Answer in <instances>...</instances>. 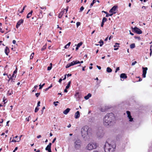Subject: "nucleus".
Wrapping results in <instances>:
<instances>
[{
    "mask_svg": "<svg viewBox=\"0 0 152 152\" xmlns=\"http://www.w3.org/2000/svg\"><path fill=\"white\" fill-rule=\"evenodd\" d=\"M115 118L113 113H108L103 118V124L106 126H110L115 123Z\"/></svg>",
    "mask_w": 152,
    "mask_h": 152,
    "instance_id": "f257e3e1",
    "label": "nucleus"
},
{
    "mask_svg": "<svg viewBox=\"0 0 152 152\" xmlns=\"http://www.w3.org/2000/svg\"><path fill=\"white\" fill-rule=\"evenodd\" d=\"M81 134L84 139L88 140L89 138V135L92 134V129L87 126H84L81 129Z\"/></svg>",
    "mask_w": 152,
    "mask_h": 152,
    "instance_id": "f03ea898",
    "label": "nucleus"
},
{
    "mask_svg": "<svg viewBox=\"0 0 152 152\" xmlns=\"http://www.w3.org/2000/svg\"><path fill=\"white\" fill-rule=\"evenodd\" d=\"M116 148L115 144H110L106 142L104 146L105 152H114Z\"/></svg>",
    "mask_w": 152,
    "mask_h": 152,
    "instance_id": "7ed1b4c3",
    "label": "nucleus"
},
{
    "mask_svg": "<svg viewBox=\"0 0 152 152\" xmlns=\"http://www.w3.org/2000/svg\"><path fill=\"white\" fill-rule=\"evenodd\" d=\"M82 144V142L81 140L77 139L74 142V147L76 150H78L80 148Z\"/></svg>",
    "mask_w": 152,
    "mask_h": 152,
    "instance_id": "20e7f679",
    "label": "nucleus"
},
{
    "mask_svg": "<svg viewBox=\"0 0 152 152\" xmlns=\"http://www.w3.org/2000/svg\"><path fill=\"white\" fill-rule=\"evenodd\" d=\"M97 147L96 144L95 142H90L86 146V149L91 150L93 149H95Z\"/></svg>",
    "mask_w": 152,
    "mask_h": 152,
    "instance_id": "39448f33",
    "label": "nucleus"
},
{
    "mask_svg": "<svg viewBox=\"0 0 152 152\" xmlns=\"http://www.w3.org/2000/svg\"><path fill=\"white\" fill-rule=\"evenodd\" d=\"M132 29L137 34H141L142 33V31L136 26H135L134 28L132 27Z\"/></svg>",
    "mask_w": 152,
    "mask_h": 152,
    "instance_id": "423d86ee",
    "label": "nucleus"
},
{
    "mask_svg": "<svg viewBox=\"0 0 152 152\" xmlns=\"http://www.w3.org/2000/svg\"><path fill=\"white\" fill-rule=\"evenodd\" d=\"M126 113L127 115V117L129 119V121L132 122L133 120V118L132 117L131 115L130 112L129 111H126Z\"/></svg>",
    "mask_w": 152,
    "mask_h": 152,
    "instance_id": "0eeeda50",
    "label": "nucleus"
},
{
    "mask_svg": "<svg viewBox=\"0 0 152 152\" xmlns=\"http://www.w3.org/2000/svg\"><path fill=\"white\" fill-rule=\"evenodd\" d=\"M75 96L77 101H79L81 98V96L79 92H77L75 95Z\"/></svg>",
    "mask_w": 152,
    "mask_h": 152,
    "instance_id": "6e6552de",
    "label": "nucleus"
},
{
    "mask_svg": "<svg viewBox=\"0 0 152 152\" xmlns=\"http://www.w3.org/2000/svg\"><path fill=\"white\" fill-rule=\"evenodd\" d=\"M142 69L143 70L142 76L143 78H145L146 77V75L147 73V71L148 70V68L146 67H142Z\"/></svg>",
    "mask_w": 152,
    "mask_h": 152,
    "instance_id": "1a4fd4ad",
    "label": "nucleus"
},
{
    "mask_svg": "<svg viewBox=\"0 0 152 152\" xmlns=\"http://www.w3.org/2000/svg\"><path fill=\"white\" fill-rule=\"evenodd\" d=\"M118 8V7L117 6H113L112 8L110 9L109 11V12L111 13H115V12L116 10Z\"/></svg>",
    "mask_w": 152,
    "mask_h": 152,
    "instance_id": "9d476101",
    "label": "nucleus"
},
{
    "mask_svg": "<svg viewBox=\"0 0 152 152\" xmlns=\"http://www.w3.org/2000/svg\"><path fill=\"white\" fill-rule=\"evenodd\" d=\"M97 135L99 137H102L103 135V130L102 129H99V132H97Z\"/></svg>",
    "mask_w": 152,
    "mask_h": 152,
    "instance_id": "9b49d317",
    "label": "nucleus"
},
{
    "mask_svg": "<svg viewBox=\"0 0 152 152\" xmlns=\"http://www.w3.org/2000/svg\"><path fill=\"white\" fill-rule=\"evenodd\" d=\"M23 19H21L19 20L17 23L16 25V28H18L21 24L23 23Z\"/></svg>",
    "mask_w": 152,
    "mask_h": 152,
    "instance_id": "f8f14e48",
    "label": "nucleus"
},
{
    "mask_svg": "<svg viewBox=\"0 0 152 152\" xmlns=\"http://www.w3.org/2000/svg\"><path fill=\"white\" fill-rule=\"evenodd\" d=\"M75 118L76 119L78 118L80 116V112L79 111H77L75 115Z\"/></svg>",
    "mask_w": 152,
    "mask_h": 152,
    "instance_id": "ddd939ff",
    "label": "nucleus"
},
{
    "mask_svg": "<svg viewBox=\"0 0 152 152\" xmlns=\"http://www.w3.org/2000/svg\"><path fill=\"white\" fill-rule=\"evenodd\" d=\"M120 77L121 78L124 79H126L127 78L126 74L125 73H122L120 75Z\"/></svg>",
    "mask_w": 152,
    "mask_h": 152,
    "instance_id": "4468645a",
    "label": "nucleus"
},
{
    "mask_svg": "<svg viewBox=\"0 0 152 152\" xmlns=\"http://www.w3.org/2000/svg\"><path fill=\"white\" fill-rule=\"evenodd\" d=\"M4 52L7 55H8V54L10 52V49L7 47H6L4 50Z\"/></svg>",
    "mask_w": 152,
    "mask_h": 152,
    "instance_id": "2eb2a0df",
    "label": "nucleus"
},
{
    "mask_svg": "<svg viewBox=\"0 0 152 152\" xmlns=\"http://www.w3.org/2000/svg\"><path fill=\"white\" fill-rule=\"evenodd\" d=\"M51 145L52 143H50L46 148L45 150L46 151H48L51 150Z\"/></svg>",
    "mask_w": 152,
    "mask_h": 152,
    "instance_id": "dca6fc26",
    "label": "nucleus"
},
{
    "mask_svg": "<svg viewBox=\"0 0 152 152\" xmlns=\"http://www.w3.org/2000/svg\"><path fill=\"white\" fill-rule=\"evenodd\" d=\"M70 110V109L69 108H67L65 110H64L63 113L65 115H67L68 113L69 112Z\"/></svg>",
    "mask_w": 152,
    "mask_h": 152,
    "instance_id": "f3484780",
    "label": "nucleus"
},
{
    "mask_svg": "<svg viewBox=\"0 0 152 152\" xmlns=\"http://www.w3.org/2000/svg\"><path fill=\"white\" fill-rule=\"evenodd\" d=\"M119 45V44L118 43H115V45H114V47H115V48L114 49V50H117L118 49V47H119V46L118 45Z\"/></svg>",
    "mask_w": 152,
    "mask_h": 152,
    "instance_id": "a211bd4d",
    "label": "nucleus"
},
{
    "mask_svg": "<svg viewBox=\"0 0 152 152\" xmlns=\"http://www.w3.org/2000/svg\"><path fill=\"white\" fill-rule=\"evenodd\" d=\"M82 44L83 42H81L80 43H78L77 45V47L76 48V50H78L79 48L82 45Z\"/></svg>",
    "mask_w": 152,
    "mask_h": 152,
    "instance_id": "6ab92c4d",
    "label": "nucleus"
},
{
    "mask_svg": "<svg viewBox=\"0 0 152 152\" xmlns=\"http://www.w3.org/2000/svg\"><path fill=\"white\" fill-rule=\"evenodd\" d=\"M91 96V94L90 93L88 94L87 95L85 96L84 98L86 100H87Z\"/></svg>",
    "mask_w": 152,
    "mask_h": 152,
    "instance_id": "aec40b11",
    "label": "nucleus"
},
{
    "mask_svg": "<svg viewBox=\"0 0 152 152\" xmlns=\"http://www.w3.org/2000/svg\"><path fill=\"white\" fill-rule=\"evenodd\" d=\"M33 12L32 10H31L30 12L28 13L27 15L26 18H29L31 16L32 13Z\"/></svg>",
    "mask_w": 152,
    "mask_h": 152,
    "instance_id": "412c9836",
    "label": "nucleus"
},
{
    "mask_svg": "<svg viewBox=\"0 0 152 152\" xmlns=\"http://www.w3.org/2000/svg\"><path fill=\"white\" fill-rule=\"evenodd\" d=\"M15 78H13L12 77H10L9 79V81H10V82H12V84H14V83L15 82Z\"/></svg>",
    "mask_w": 152,
    "mask_h": 152,
    "instance_id": "4be33fe9",
    "label": "nucleus"
},
{
    "mask_svg": "<svg viewBox=\"0 0 152 152\" xmlns=\"http://www.w3.org/2000/svg\"><path fill=\"white\" fill-rule=\"evenodd\" d=\"M64 12L62 11L58 15V18H61V17H62V15H63V14L64 13Z\"/></svg>",
    "mask_w": 152,
    "mask_h": 152,
    "instance_id": "5701e85b",
    "label": "nucleus"
},
{
    "mask_svg": "<svg viewBox=\"0 0 152 152\" xmlns=\"http://www.w3.org/2000/svg\"><path fill=\"white\" fill-rule=\"evenodd\" d=\"M106 71L107 72L110 73L112 72V69L108 67L107 68Z\"/></svg>",
    "mask_w": 152,
    "mask_h": 152,
    "instance_id": "b1692460",
    "label": "nucleus"
},
{
    "mask_svg": "<svg viewBox=\"0 0 152 152\" xmlns=\"http://www.w3.org/2000/svg\"><path fill=\"white\" fill-rule=\"evenodd\" d=\"M39 16L42 18L43 17V12L41 10L39 9Z\"/></svg>",
    "mask_w": 152,
    "mask_h": 152,
    "instance_id": "393cba45",
    "label": "nucleus"
},
{
    "mask_svg": "<svg viewBox=\"0 0 152 152\" xmlns=\"http://www.w3.org/2000/svg\"><path fill=\"white\" fill-rule=\"evenodd\" d=\"M73 63L74 65L80 63V61L77 60H76L75 61H73Z\"/></svg>",
    "mask_w": 152,
    "mask_h": 152,
    "instance_id": "a878e982",
    "label": "nucleus"
},
{
    "mask_svg": "<svg viewBox=\"0 0 152 152\" xmlns=\"http://www.w3.org/2000/svg\"><path fill=\"white\" fill-rule=\"evenodd\" d=\"M7 94L10 96L12 95V94H13L12 90H10L9 91H8L7 92Z\"/></svg>",
    "mask_w": 152,
    "mask_h": 152,
    "instance_id": "bb28decb",
    "label": "nucleus"
},
{
    "mask_svg": "<svg viewBox=\"0 0 152 152\" xmlns=\"http://www.w3.org/2000/svg\"><path fill=\"white\" fill-rule=\"evenodd\" d=\"M135 46L134 43H132L130 45V48L131 49L134 48L135 47Z\"/></svg>",
    "mask_w": 152,
    "mask_h": 152,
    "instance_id": "cd10ccee",
    "label": "nucleus"
},
{
    "mask_svg": "<svg viewBox=\"0 0 152 152\" xmlns=\"http://www.w3.org/2000/svg\"><path fill=\"white\" fill-rule=\"evenodd\" d=\"M114 14H115V13H111V14H109L107 13L106 15V17H108L109 16H111L113 15Z\"/></svg>",
    "mask_w": 152,
    "mask_h": 152,
    "instance_id": "c85d7f7f",
    "label": "nucleus"
},
{
    "mask_svg": "<svg viewBox=\"0 0 152 152\" xmlns=\"http://www.w3.org/2000/svg\"><path fill=\"white\" fill-rule=\"evenodd\" d=\"M71 83V82L70 81H69V82H68L67 85L66 86V88L68 89L69 88V87L70 86Z\"/></svg>",
    "mask_w": 152,
    "mask_h": 152,
    "instance_id": "c756f323",
    "label": "nucleus"
},
{
    "mask_svg": "<svg viewBox=\"0 0 152 152\" xmlns=\"http://www.w3.org/2000/svg\"><path fill=\"white\" fill-rule=\"evenodd\" d=\"M20 141V139H17L16 140H14V139L11 141L12 142H19Z\"/></svg>",
    "mask_w": 152,
    "mask_h": 152,
    "instance_id": "7c9ffc66",
    "label": "nucleus"
},
{
    "mask_svg": "<svg viewBox=\"0 0 152 152\" xmlns=\"http://www.w3.org/2000/svg\"><path fill=\"white\" fill-rule=\"evenodd\" d=\"M46 46H47V44H45L43 47L41 49V50L42 51H43L45 49H46Z\"/></svg>",
    "mask_w": 152,
    "mask_h": 152,
    "instance_id": "2f4dec72",
    "label": "nucleus"
},
{
    "mask_svg": "<svg viewBox=\"0 0 152 152\" xmlns=\"http://www.w3.org/2000/svg\"><path fill=\"white\" fill-rule=\"evenodd\" d=\"M107 20V18L105 17H104L102 19V22L104 23L105 22H106Z\"/></svg>",
    "mask_w": 152,
    "mask_h": 152,
    "instance_id": "473e14b6",
    "label": "nucleus"
},
{
    "mask_svg": "<svg viewBox=\"0 0 152 152\" xmlns=\"http://www.w3.org/2000/svg\"><path fill=\"white\" fill-rule=\"evenodd\" d=\"M52 87V84H51V85L49 86L48 88H46L45 89V91H48V89Z\"/></svg>",
    "mask_w": 152,
    "mask_h": 152,
    "instance_id": "72a5a7b5",
    "label": "nucleus"
},
{
    "mask_svg": "<svg viewBox=\"0 0 152 152\" xmlns=\"http://www.w3.org/2000/svg\"><path fill=\"white\" fill-rule=\"evenodd\" d=\"M45 83H44L43 84H42V85H41V84H40L39 86V89H41L44 86H45Z\"/></svg>",
    "mask_w": 152,
    "mask_h": 152,
    "instance_id": "f704fd0d",
    "label": "nucleus"
},
{
    "mask_svg": "<svg viewBox=\"0 0 152 152\" xmlns=\"http://www.w3.org/2000/svg\"><path fill=\"white\" fill-rule=\"evenodd\" d=\"M34 55V53H31V55H30V59H32L33 58Z\"/></svg>",
    "mask_w": 152,
    "mask_h": 152,
    "instance_id": "c9c22d12",
    "label": "nucleus"
},
{
    "mask_svg": "<svg viewBox=\"0 0 152 152\" xmlns=\"http://www.w3.org/2000/svg\"><path fill=\"white\" fill-rule=\"evenodd\" d=\"M99 43H100V46H102L103 44V42L101 40L99 42Z\"/></svg>",
    "mask_w": 152,
    "mask_h": 152,
    "instance_id": "e433bc0d",
    "label": "nucleus"
},
{
    "mask_svg": "<svg viewBox=\"0 0 152 152\" xmlns=\"http://www.w3.org/2000/svg\"><path fill=\"white\" fill-rule=\"evenodd\" d=\"M31 119V117L30 116H29L27 118H26V120L27 121H29Z\"/></svg>",
    "mask_w": 152,
    "mask_h": 152,
    "instance_id": "4c0bfd02",
    "label": "nucleus"
},
{
    "mask_svg": "<svg viewBox=\"0 0 152 152\" xmlns=\"http://www.w3.org/2000/svg\"><path fill=\"white\" fill-rule=\"evenodd\" d=\"M39 110V108H38V107H37L35 109V110H34L35 112L37 113L38 111Z\"/></svg>",
    "mask_w": 152,
    "mask_h": 152,
    "instance_id": "58836bf2",
    "label": "nucleus"
},
{
    "mask_svg": "<svg viewBox=\"0 0 152 152\" xmlns=\"http://www.w3.org/2000/svg\"><path fill=\"white\" fill-rule=\"evenodd\" d=\"M84 7L83 6L81 7L80 8V10L79 11V12H82L84 10Z\"/></svg>",
    "mask_w": 152,
    "mask_h": 152,
    "instance_id": "ea45409f",
    "label": "nucleus"
},
{
    "mask_svg": "<svg viewBox=\"0 0 152 152\" xmlns=\"http://www.w3.org/2000/svg\"><path fill=\"white\" fill-rule=\"evenodd\" d=\"M40 8L41 9L44 10L45 11L46 9V6H43L42 7H40Z\"/></svg>",
    "mask_w": 152,
    "mask_h": 152,
    "instance_id": "a19ab883",
    "label": "nucleus"
},
{
    "mask_svg": "<svg viewBox=\"0 0 152 152\" xmlns=\"http://www.w3.org/2000/svg\"><path fill=\"white\" fill-rule=\"evenodd\" d=\"M71 66L69 63L66 66V68H67Z\"/></svg>",
    "mask_w": 152,
    "mask_h": 152,
    "instance_id": "79ce46f5",
    "label": "nucleus"
},
{
    "mask_svg": "<svg viewBox=\"0 0 152 152\" xmlns=\"http://www.w3.org/2000/svg\"><path fill=\"white\" fill-rule=\"evenodd\" d=\"M94 3L95 2H94V0H93L90 6V7H91Z\"/></svg>",
    "mask_w": 152,
    "mask_h": 152,
    "instance_id": "37998d69",
    "label": "nucleus"
},
{
    "mask_svg": "<svg viewBox=\"0 0 152 152\" xmlns=\"http://www.w3.org/2000/svg\"><path fill=\"white\" fill-rule=\"evenodd\" d=\"M134 38L136 39H138V40H140V39H141V38L140 37H137V36H135L134 37Z\"/></svg>",
    "mask_w": 152,
    "mask_h": 152,
    "instance_id": "c03bdc74",
    "label": "nucleus"
},
{
    "mask_svg": "<svg viewBox=\"0 0 152 152\" xmlns=\"http://www.w3.org/2000/svg\"><path fill=\"white\" fill-rule=\"evenodd\" d=\"M52 68V66H49L48 67L47 70L48 71L50 70Z\"/></svg>",
    "mask_w": 152,
    "mask_h": 152,
    "instance_id": "a18cd8bd",
    "label": "nucleus"
},
{
    "mask_svg": "<svg viewBox=\"0 0 152 152\" xmlns=\"http://www.w3.org/2000/svg\"><path fill=\"white\" fill-rule=\"evenodd\" d=\"M80 25V22H77L76 23V26L77 27H78Z\"/></svg>",
    "mask_w": 152,
    "mask_h": 152,
    "instance_id": "49530a36",
    "label": "nucleus"
},
{
    "mask_svg": "<svg viewBox=\"0 0 152 152\" xmlns=\"http://www.w3.org/2000/svg\"><path fill=\"white\" fill-rule=\"evenodd\" d=\"M16 77V75H15V74H13L12 75V76H11L10 77H12L13 78H15Z\"/></svg>",
    "mask_w": 152,
    "mask_h": 152,
    "instance_id": "de8ad7c7",
    "label": "nucleus"
},
{
    "mask_svg": "<svg viewBox=\"0 0 152 152\" xmlns=\"http://www.w3.org/2000/svg\"><path fill=\"white\" fill-rule=\"evenodd\" d=\"M120 69L119 67H117L116 69V70L115 71V72L116 73Z\"/></svg>",
    "mask_w": 152,
    "mask_h": 152,
    "instance_id": "09e8293b",
    "label": "nucleus"
},
{
    "mask_svg": "<svg viewBox=\"0 0 152 152\" xmlns=\"http://www.w3.org/2000/svg\"><path fill=\"white\" fill-rule=\"evenodd\" d=\"M40 93H37L35 94V96H36L37 97H38L40 95Z\"/></svg>",
    "mask_w": 152,
    "mask_h": 152,
    "instance_id": "8fccbe9b",
    "label": "nucleus"
},
{
    "mask_svg": "<svg viewBox=\"0 0 152 152\" xmlns=\"http://www.w3.org/2000/svg\"><path fill=\"white\" fill-rule=\"evenodd\" d=\"M137 63V62L136 61H134V62H133L132 63V66L134 65L135 64Z\"/></svg>",
    "mask_w": 152,
    "mask_h": 152,
    "instance_id": "3c124183",
    "label": "nucleus"
},
{
    "mask_svg": "<svg viewBox=\"0 0 152 152\" xmlns=\"http://www.w3.org/2000/svg\"><path fill=\"white\" fill-rule=\"evenodd\" d=\"M40 101H38L37 103V107H38L40 106Z\"/></svg>",
    "mask_w": 152,
    "mask_h": 152,
    "instance_id": "603ef678",
    "label": "nucleus"
},
{
    "mask_svg": "<svg viewBox=\"0 0 152 152\" xmlns=\"http://www.w3.org/2000/svg\"><path fill=\"white\" fill-rule=\"evenodd\" d=\"M17 68H16L15 70L13 72V74H16L17 72Z\"/></svg>",
    "mask_w": 152,
    "mask_h": 152,
    "instance_id": "864d4df0",
    "label": "nucleus"
},
{
    "mask_svg": "<svg viewBox=\"0 0 152 152\" xmlns=\"http://www.w3.org/2000/svg\"><path fill=\"white\" fill-rule=\"evenodd\" d=\"M69 46H68L67 44L65 45L64 47V48L65 49H67L69 48Z\"/></svg>",
    "mask_w": 152,
    "mask_h": 152,
    "instance_id": "5fc2aeb1",
    "label": "nucleus"
},
{
    "mask_svg": "<svg viewBox=\"0 0 152 152\" xmlns=\"http://www.w3.org/2000/svg\"><path fill=\"white\" fill-rule=\"evenodd\" d=\"M63 80V79H62V78H60L58 82L59 83H61Z\"/></svg>",
    "mask_w": 152,
    "mask_h": 152,
    "instance_id": "6e6d98bb",
    "label": "nucleus"
},
{
    "mask_svg": "<svg viewBox=\"0 0 152 152\" xmlns=\"http://www.w3.org/2000/svg\"><path fill=\"white\" fill-rule=\"evenodd\" d=\"M98 68V69L99 70H100L101 69V67L100 66H98V65L96 66Z\"/></svg>",
    "mask_w": 152,
    "mask_h": 152,
    "instance_id": "4d7b16f0",
    "label": "nucleus"
},
{
    "mask_svg": "<svg viewBox=\"0 0 152 152\" xmlns=\"http://www.w3.org/2000/svg\"><path fill=\"white\" fill-rule=\"evenodd\" d=\"M101 80H99L98 81H97V85H98V84H100V83H101Z\"/></svg>",
    "mask_w": 152,
    "mask_h": 152,
    "instance_id": "13d9d810",
    "label": "nucleus"
},
{
    "mask_svg": "<svg viewBox=\"0 0 152 152\" xmlns=\"http://www.w3.org/2000/svg\"><path fill=\"white\" fill-rule=\"evenodd\" d=\"M69 64H70L71 66L74 65L73 61L72 62H71Z\"/></svg>",
    "mask_w": 152,
    "mask_h": 152,
    "instance_id": "bf43d9fd",
    "label": "nucleus"
},
{
    "mask_svg": "<svg viewBox=\"0 0 152 152\" xmlns=\"http://www.w3.org/2000/svg\"><path fill=\"white\" fill-rule=\"evenodd\" d=\"M67 75V77H70L72 76V74H68L66 75Z\"/></svg>",
    "mask_w": 152,
    "mask_h": 152,
    "instance_id": "052dcab7",
    "label": "nucleus"
},
{
    "mask_svg": "<svg viewBox=\"0 0 152 152\" xmlns=\"http://www.w3.org/2000/svg\"><path fill=\"white\" fill-rule=\"evenodd\" d=\"M67 89L66 88H65V89L64 90V92L65 93H67L68 92V91L67 90Z\"/></svg>",
    "mask_w": 152,
    "mask_h": 152,
    "instance_id": "680f3d73",
    "label": "nucleus"
},
{
    "mask_svg": "<svg viewBox=\"0 0 152 152\" xmlns=\"http://www.w3.org/2000/svg\"><path fill=\"white\" fill-rule=\"evenodd\" d=\"M104 23H103V22H102L101 23V26L102 27H103V25H104Z\"/></svg>",
    "mask_w": 152,
    "mask_h": 152,
    "instance_id": "e2e57ef3",
    "label": "nucleus"
},
{
    "mask_svg": "<svg viewBox=\"0 0 152 152\" xmlns=\"http://www.w3.org/2000/svg\"><path fill=\"white\" fill-rule=\"evenodd\" d=\"M56 140V138H54L52 142V143H53L55 142V141Z\"/></svg>",
    "mask_w": 152,
    "mask_h": 152,
    "instance_id": "0e129e2a",
    "label": "nucleus"
},
{
    "mask_svg": "<svg viewBox=\"0 0 152 152\" xmlns=\"http://www.w3.org/2000/svg\"><path fill=\"white\" fill-rule=\"evenodd\" d=\"M66 75H64V78H63V80H65L66 78Z\"/></svg>",
    "mask_w": 152,
    "mask_h": 152,
    "instance_id": "69168bd1",
    "label": "nucleus"
},
{
    "mask_svg": "<svg viewBox=\"0 0 152 152\" xmlns=\"http://www.w3.org/2000/svg\"><path fill=\"white\" fill-rule=\"evenodd\" d=\"M16 42V41L15 40H13L12 41V43L14 44H15Z\"/></svg>",
    "mask_w": 152,
    "mask_h": 152,
    "instance_id": "338daca9",
    "label": "nucleus"
},
{
    "mask_svg": "<svg viewBox=\"0 0 152 152\" xmlns=\"http://www.w3.org/2000/svg\"><path fill=\"white\" fill-rule=\"evenodd\" d=\"M41 137V136L40 135H39L37 136V138H39Z\"/></svg>",
    "mask_w": 152,
    "mask_h": 152,
    "instance_id": "774afa93",
    "label": "nucleus"
}]
</instances>
